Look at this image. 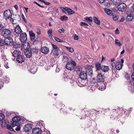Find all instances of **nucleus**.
I'll return each instance as SVG.
<instances>
[{"label": "nucleus", "mask_w": 134, "mask_h": 134, "mask_svg": "<svg viewBox=\"0 0 134 134\" xmlns=\"http://www.w3.org/2000/svg\"><path fill=\"white\" fill-rule=\"evenodd\" d=\"M20 120V117L16 116H15L12 118L13 122L11 124V125H7V128L9 130L13 131L14 129L12 128L19 124L18 122Z\"/></svg>", "instance_id": "obj_1"}, {"label": "nucleus", "mask_w": 134, "mask_h": 134, "mask_svg": "<svg viewBox=\"0 0 134 134\" xmlns=\"http://www.w3.org/2000/svg\"><path fill=\"white\" fill-rule=\"evenodd\" d=\"M3 36L5 38H7L12 35L11 31L8 29H4L2 32Z\"/></svg>", "instance_id": "obj_2"}, {"label": "nucleus", "mask_w": 134, "mask_h": 134, "mask_svg": "<svg viewBox=\"0 0 134 134\" xmlns=\"http://www.w3.org/2000/svg\"><path fill=\"white\" fill-rule=\"evenodd\" d=\"M76 65L75 62L71 60V61L68 62L66 65V68L68 70H71L73 69L74 66H75Z\"/></svg>", "instance_id": "obj_3"}, {"label": "nucleus", "mask_w": 134, "mask_h": 134, "mask_svg": "<svg viewBox=\"0 0 134 134\" xmlns=\"http://www.w3.org/2000/svg\"><path fill=\"white\" fill-rule=\"evenodd\" d=\"M117 8L119 11L121 12H124L126 9L127 6L124 3H121L118 5Z\"/></svg>", "instance_id": "obj_4"}, {"label": "nucleus", "mask_w": 134, "mask_h": 134, "mask_svg": "<svg viewBox=\"0 0 134 134\" xmlns=\"http://www.w3.org/2000/svg\"><path fill=\"white\" fill-rule=\"evenodd\" d=\"M12 16V14L10 10L5 11L4 13V18L6 20L10 18H11Z\"/></svg>", "instance_id": "obj_5"}, {"label": "nucleus", "mask_w": 134, "mask_h": 134, "mask_svg": "<svg viewBox=\"0 0 134 134\" xmlns=\"http://www.w3.org/2000/svg\"><path fill=\"white\" fill-rule=\"evenodd\" d=\"M20 40L22 42H25L27 40V35L26 33L21 34L20 36Z\"/></svg>", "instance_id": "obj_6"}, {"label": "nucleus", "mask_w": 134, "mask_h": 134, "mask_svg": "<svg viewBox=\"0 0 134 134\" xmlns=\"http://www.w3.org/2000/svg\"><path fill=\"white\" fill-rule=\"evenodd\" d=\"M4 43L7 46H11L12 45L13 43V39L10 37H9V38H7L5 39Z\"/></svg>", "instance_id": "obj_7"}, {"label": "nucleus", "mask_w": 134, "mask_h": 134, "mask_svg": "<svg viewBox=\"0 0 134 134\" xmlns=\"http://www.w3.org/2000/svg\"><path fill=\"white\" fill-rule=\"evenodd\" d=\"M32 128V125L31 124H27L24 127V131L26 132H28L31 130Z\"/></svg>", "instance_id": "obj_8"}, {"label": "nucleus", "mask_w": 134, "mask_h": 134, "mask_svg": "<svg viewBox=\"0 0 134 134\" xmlns=\"http://www.w3.org/2000/svg\"><path fill=\"white\" fill-rule=\"evenodd\" d=\"M37 70V68L35 65H33L31 66L30 68L29 69V71L31 73L34 74Z\"/></svg>", "instance_id": "obj_9"}, {"label": "nucleus", "mask_w": 134, "mask_h": 134, "mask_svg": "<svg viewBox=\"0 0 134 134\" xmlns=\"http://www.w3.org/2000/svg\"><path fill=\"white\" fill-rule=\"evenodd\" d=\"M22 44L21 46L23 48H24L25 51L28 50L30 48V46L28 42H25Z\"/></svg>", "instance_id": "obj_10"}, {"label": "nucleus", "mask_w": 134, "mask_h": 134, "mask_svg": "<svg viewBox=\"0 0 134 134\" xmlns=\"http://www.w3.org/2000/svg\"><path fill=\"white\" fill-rule=\"evenodd\" d=\"M16 60L18 63H22L25 60V57L23 55H20L17 57Z\"/></svg>", "instance_id": "obj_11"}, {"label": "nucleus", "mask_w": 134, "mask_h": 134, "mask_svg": "<svg viewBox=\"0 0 134 134\" xmlns=\"http://www.w3.org/2000/svg\"><path fill=\"white\" fill-rule=\"evenodd\" d=\"M80 77L81 79L83 80L86 79L87 77L86 72L85 71H81L80 74Z\"/></svg>", "instance_id": "obj_12"}, {"label": "nucleus", "mask_w": 134, "mask_h": 134, "mask_svg": "<svg viewBox=\"0 0 134 134\" xmlns=\"http://www.w3.org/2000/svg\"><path fill=\"white\" fill-rule=\"evenodd\" d=\"M29 34L31 41L33 42L36 41V37L35 34L32 31L29 32Z\"/></svg>", "instance_id": "obj_13"}, {"label": "nucleus", "mask_w": 134, "mask_h": 134, "mask_svg": "<svg viewBox=\"0 0 134 134\" xmlns=\"http://www.w3.org/2000/svg\"><path fill=\"white\" fill-rule=\"evenodd\" d=\"M97 80L98 82H102L103 83L104 80V76L101 74H98L97 76Z\"/></svg>", "instance_id": "obj_14"}, {"label": "nucleus", "mask_w": 134, "mask_h": 134, "mask_svg": "<svg viewBox=\"0 0 134 134\" xmlns=\"http://www.w3.org/2000/svg\"><path fill=\"white\" fill-rule=\"evenodd\" d=\"M41 52L44 54H47L49 52V50L48 48L44 46L42 47L41 49Z\"/></svg>", "instance_id": "obj_15"}, {"label": "nucleus", "mask_w": 134, "mask_h": 134, "mask_svg": "<svg viewBox=\"0 0 134 134\" xmlns=\"http://www.w3.org/2000/svg\"><path fill=\"white\" fill-rule=\"evenodd\" d=\"M14 31L17 34H20L22 32L20 27L19 25L16 26L15 29Z\"/></svg>", "instance_id": "obj_16"}, {"label": "nucleus", "mask_w": 134, "mask_h": 134, "mask_svg": "<svg viewBox=\"0 0 134 134\" xmlns=\"http://www.w3.org/2000/svg\"><path fill=\"white\" fill-rule=\"evenodd\" d=\"M33 134H41V130L40 128H35L32 130Z\"/></svg>", "instance_id": "obj_17"}, {"label": "nucleus", "mask_w": 134, "mask_h": 134, "mask_svg": "<svg viewBox=\"0 0 134 134\" xmlns=\"http://www.w3.org/2000/svg\"><path fill=\"white\" fill-rule=\"evenodd\" d=\"M24 54L28 58H30L32 55V52L30 50H27L24 51Z\"/></svg>", "instance_id": "obj_18"}, {"label": "nucleus", "mask_w": 134, "mask_h": 134, "mask_svg": "<svg viewBox=\"0 0 134 134\" xmlns=\"http://www.w3.org/2000/svg\"><path fill=\"white\" fill-rule=\"evenodd\" d=\"M63 9L67 11L68 14L69 15H71L75 13V12L71 9L67 7H64Z\"/></svg>", "instance_id": "obj_19"}, {"label": "nucleus", "mask_w": 134, "mask_h": 134, "mask_svg": "<svg viewBox=\"0 0 134 134\" xmlns=\"http://www.w3.org/2000/svg\"><path fill=\"white\" fill-rule=\"evenodd\" d=\"M13 55L14 57H17L21 54V52L19 50H15L13 52H12Z\"/></svg>", "instance_id": "obj_20"}, {"label": "nucleus", "mask_w": 134, "mask_h": 134, "mask_svg": "<svg viewBox=\"0 0 134 134\" xmlns=\"http://www.w3.org/2000/svg\"><path fill=\"white\" fill-rule=\"evenodd\" d=\"M122 65L120 61H118L115 64V67L117 70H119L122 68Z\"/></svg>", "instance_id": "obj_21"}, {"label": "nucleus", "mask_w": 134, "mask_h": 134, "mask_svg": "<svg viewBox=\"0 0 134 134\" xmlns=\"http://www.w3.org/2000/svg\"><path fill=\"white\" fill-rule=\"evenodd\" d=\"M106 86V85L104 83H102L99 86V90L101 91L104 90L105 89Z\"/></svg>", "instance_id": "obj_22"}, {"label": "nucleus", "mask_w": 134, "mask_h": 134, "mask_svg": "<svg viewBox=\"0 0 134 134\" xmlns=\"http://www.w3.org/2000/svg\"><path fill=\"white\" fill-rule=\"evenodd\" d=\"M59 49H53L52 51V53L53 55L56 56H58L59 55Z\"/></svg>", "instance_id": "obj_23"}, {"label": "nucleus", "mask_w": 134, "mask_h": 134, "mask_svg": "<svg viewBox=\"0 0 134 134\" xmlns=\"http://www.w3.org/2000/svg\"><path fill=\"white\" fill-rule=\"evenodd\" d=\"M100 69L104 72H105L109 70V67L108 66H102Z\"/></svg>", "instance_id": "obj_24"}, {"label": "nucleus", "mask_w": 134, "mask_h": 134, "mask_svg": "<svg viewBox=\"0 0 134 134\" xmlns=\"http://www.w3.org/2000/svg\"><path fill=\"white\" fill-rule=\"evenodd\" d=\"M104 11L105 13L111 16L113 15V14L112 11L108 9H104Z\"/></svg>", "instance_id": "obj_25"}, {"label": "nucleus", "mask_w": 134, "mask_h": 134, "mask_svg": "<svg viewBox=\"0 0 134 134\" xmlns=\"http://www.w3.org/2000/svg\"><path fill=\"white\" fill-rule=\"evenodd\" d=\"M93 19L94 22L98 25H99L100 24V21L99 19L96 17L93 16Z\"/></svg>", "instance_id": "obj_26"}, {"label": "nucleus", "mask_w": 134, "mask_h": 134, "mask_svg": "<svg viewBox=\"0 0 134 134\" xmlns=\"http://www.w3.org/2000/svg\"><path fill=\"white\" fill-rule=\"evenodd\" d=\"M113 4L115 5H117L119 4L121 1V0H111Z\"/></svg>", "instance_id": "obj_27"}, {"label": "nucleus", "mask_w": 134, "mask_h": 134, "mask_svg": "<svg viewBox=\"0 0 134 134\" xmlns=\"http://www.w3.org/2000/svg\"><path fill=\"white\" fill-rule=\"evenodd\" d=\"M14 20L19 21L20 20V16L19 15H13Z\"/></svg>", "instance_id": "obj_28"}, {"label": "nucleus", "mask_w": 134, "mask_h": 134, "mask_svg": "<svg viewBox=\"0 0 134 134\" xmlns=\"http://www.w3.org/2000/svg\"><path fill=\"white\" fill-rule=\"evenodd\" d=\"M2 121L1 122V125L2 126H4L5 125H7L8 124V120H2Z\"/></svg>", "instance_id": "obj_29"}, {"label": "nucleus", "mask_w": 134, "mask_h": 134, "mask_svg": "<svg viewBox=\"0 0 134 134\" xmlns=\"http://www.w3.org/2000/svg\"><path fill=\"white\" fill-rule=\"evenodd\" d=\"M133 19V16L131 14H128L127 16V19L128 21H131Z\"/></svg>", "instance_id": "obj_30"}, {"label": "nucleus", "mask_w": 134, "mask_h": 134, "mask_svg": "<svg viewBox=\"0 0 134 134\" xmlns=\"http://www.w3.org/2000/svg\"><path fill=\"white\" fill-rule=\"evenodd\" d=\"M65 47L67 50L69 51L71 53H73L74 52V50L72 48L67 46H65Z\"/></svg>", "instance_id": "obj_31"}, {"label": "nucleus", "mask_w": 134, "mask_h": 134, "mask_svg": "<svg viewBox=\"0 0 134 134\" xmlns=\"http://www.w3.org/2000/svg\"><path fill=\"white\" fill-rule=\"evenodd\" d=\"M85 20L87 22H92V19L91 17H86Z\"/></svg>", "instance_id": "obj_32"}, {"label": "nucleus", "mask_w": 134, "mask_h": 134, "mask_svg": "<svg viewBox=\"0 0 134 134\" xmlns=\"http://www.w3.org/2000/svg\"><path fill=\"white\" fill-rule=\"evenodd\" d=\"M115 44L119 46H120L122 44L117 39H116L115 41Z\"/></svg>", "instance_id": "obj_33"}, {"label": "nucleus", "mask_w": 134, "mask_h": 134, "mask_svg": "<svg viewBox=\"0 0 134 134\" xmlns=\"http://www.w3.org/2000/svg\"><path fill=\"white\" fill-rule=\"evenodd\" d=\"M87 72L88 75H89L92 74L93 71L92 69H88V70H87Z\"/></svg>", "instance_id": "obj_34"}, {"label": "nucleus", "mask_w": 134, "mask_h": 134, "mask_svg": "<svg viewBox=\"0 0 134 134\" xmlns=\"http://www.w3.org/2000/svg\"><path fill=\"white\" fill-rule=\"evenodd\" d=\"M60 19L62 21L66 20L68 19V17L65 16H61Z\"/></svg>", "instance_id": "obj_35"}, {"label": "nucleus", "mask_w": 134, "mask_h": 134, "mask_svg": "<svg viewBox=\"0 0 134 134\" xmlns=\"http://www.w3.org/2000/svg\"><path fill=\"white\" fill-rule=\"evenodd\" d=\"M95 66L97 70H98L101 69V66H100V64L99 63H96L95 64Z\"/></svg>", "instance_id": "obj_36"}, {"label": "nucleus", "mask_w": 134, "mask_h": 134, "mask_svg": "<svg viewBox=\"0 0 134 134\" xmlns=\"http://www.w3.org/2000/svg\"><path fill=\"white\" fill-rule=\"evenodd\" d=\"M19 124L16 125L15 126H17L15 129L16 130L18 131L20 130V124L18 122Z\"/></svg>", "instance_id": "obj_37"}, {"label": "nucleus", "mask_w": 134, "mask_h": 134, "mask_svg": "<svg viewBox=\"0 0 134 134\" xmlns=\"http://www.w3.org/2000/svg\"><path fill=\"white\" fill-rule=\"evenodd\" d=\"M4 115L2 113H0V121H2L4 118Z\"/></svg>", "instance_id": "obj_38"}, {"label": "nucleus", "mask_w": 134, "mask_h": 134, "mask_svg": "<svg viewBox=\"0 0 134 134\" xmlns=\"http://www.w3.org/2000/svg\"><path fill=\"white\" fill-rule=\"evenodd\" d=\"M12 44H13V47L15 48H18L19 46V45L15 43H13Z\"/></svg>", "instance_id": "obj_39"}, {"label": "nucleus", "mask_w": 134, "mask_h": 134, "mask_svg": "<svg viewBox=\"0 0 134 134\" xmlns=\"http://www.w3.org/2000/svg\"><path fill=\"white\" fill-rule=\"evenodd\" d=\"M54 38L56 41L58 42H63V41L62 40H60L57 37H55Z\"/></svg>", "instance_id": "obj_40"}, {"label": "nucleus", "mask_w": 134, "mask_h": 134, "mask_svg": "<svg viewBox=\"0 0 134 134\" xmlns=\"http://www.w3.org/2000/svg\"><path fill=\"white\" fill-rule=\"evenodd\" d=\"M4 29V27L2 23H0V32L3 31Z\"/></svg>", "instance_id": "obj_41"}, {"label": "nucleus", "mask_w": 134, "mask_h": 134, "mask_svg": "<svg viewBox=\"0 0 134 134\" xmlns=\"http://www.w3.org/2000/svg\"><path fill=\"white\" fill-rule=\"evenodd\" d=\"M4 41L2 39H0V46H3L4 45Z\"/></svg>", "instance_id": "obj_42"}, {"label": "nucleus", "mask_w": 134, "mask_h": 134, "mask_svg": "<svg viewBox=\"0 0 134 134\" xmlns=\"http://www.w3.org/2000/svg\"><path fill=\"white\" fill-rule=\"evenodd\" d=\"M113 19L115 21H116L118 20L119 19V16L117 15H115L114 16H113Z\"/></svg>", "instance_id": "obj_43"}, {"label": "nucleus", "mask_w": 134, "mask_h": 134, "mask_svg": "<svg viewBox=\"0 0 134 134\" xmlns=\"http://www.w3.org/2000/svg\"><path fill=\"white\" fill-rule=\"evenodd\" d=\"M31 52H32L33 53H37L38 52L37 49H36V48H32L31 49Z\"/></svg>", "instance_id": "obj_44"}, {"label": "nucleus", "mask_w": 134, "mask_h": 134, "mask_svg": "<svg viewBox=\"0 0 134 134\" xmlns=\"http://www.w3.org/2000/svg\"><path fill=\"white\" fill-rule=\"evenodd\" d=\"M80 25L82 26L88 25V24L87 23L83 22H81L80 23Z\"/></svg>", "instance_id": "obj_45"}, {"label": "nucleus", "mask_w": 134, "mask_h": 134, "mask_svg": "<svg viewBox=\"0 0 134 134\" xmlns=\"http://www.w3.org/2000/svg\"><path fill=\"white\" fill-rule=\"evenodd\" d=\"M52 30H49L48 31V35L50 36L51 35H52Z\"/></svg>", "instance_id": "obj_46"}, {"label": "nucleus", "mask_w": 134, "mask_h": 134, "mask_svg": "<svg viewBox=\"0 0 134 134\" xmlns=\"http://www.w3.org/2000/svg\"><path fill=\"white\" fill-rule=\"evenodd\" d=\"M52 46L53 48V49H59L57 46L56 45H54L53 44H52Z\"/></svg>", "instance_id": "obj_47"}, {"label": "nucleus", "mask_w": 134, "mask_h": 134, "mask_svg": "<svg viewBox=\"0 0 134 134\" xmlns=\"http://www.w3.org/2000/svg\"><path fill=\"white\" fill-rule=\"evenodd\" d=\"M58 31L60 33H63L64 32V29L63 28H62L60 29H59L58 30Z\"/></svg>", "instance_id": "obj_48"}, {"label": "nucleus", "mask_w": 134, "mask_h": 134, "mask_svg": "<svg viewBox=\"0 0 134 134\" xmlns=\"http://www.w3.org/2000/svg\"><path fill=\"white\" fill-rule=\"evenodd\" d=\"M4 66L7 69L9 68L8 63L6 62H5L4 63Z\"/></svg>", "instance_id": "obj_49"}, {"label": "nucleus", "mask_w": 134, "mask_h": 134, "mask_svg": "<svg viewBox=\"0 0 134 134\" xmlns=\"http://www.w3.org/2000/svg\"><path fill=\"white\" fill-rule=\"evenodd\" d=\"M74 39L75 40H77L78 39V37L77 35L75 34L74 35Z\"/></svg>", "instance_id": "obj_50"}, {"label": "nucleus", "mask_w": 134, "mask_h": 134, "mask_svg": "<svg viewBox=\"0 0 134 134\" xmlns=\"http://www.w3.org/2000/svg\"><path fill=\"white\" fill-rule=\"evenodd\" d=\"M115 64L114 62H113L111 63V65L113 69V68H115Z\"/></svg>", "instance_id": "obj_51"}, {"label": "nucleus", "mask_w": 134, "mask_h": 134, "mask_svg": "<svg viewBox=\"0 0 134 134\" xmlns=\"http://www.w3.org/2000/svg\"><path fill=\"white\" fill-rule=\"evenodd\" d=\"M120 33L119 31L118 28H117L115 31V34H118Z\"/></svg>", "instance_id": "obj_52"}, {"label": "nucleus", "mask_w": 134, "mask_h": 134, "mask_svg": "<svg viewBox=\"0 0 134 134\" xmlns=\"http://www.w3.org/2000/svg\"><path fill=\"white\" fill-rule=\"evenodd\" d=\"M1 57L2 59H4V60H5V57L4 54H2L1 55Z\"/></svg>", "instance_id": "obj_53"}, {"label": "nucleus", "mask_w": 134, "mask_h": 134, "mask_svg": "<svg viewBox=\"0 0 134 134\" xmlns=\"http://www.w3.org/2000/svg\"><path fill=\"white\" fill-rule=\"evenodd\" d=\"M3 82L0 80V89L2 87H3Z\"/></svg>", "instance_id": "obj_54"}, {"label": "nucleus", "mask_w": 134, "mask_h": 134, "mask_svg": "<svg viewBox=\"0 0 134 134\" xmlns=\"http://www.w3.org/2000/svg\"><path fill=\"white\" fill-rule=\"evenodd\" d=\"M131 78L132 80L134 81V72H133L132 74Z\"/></svg>", "instance_id": "obj_55"}, {"label": "nucleus", "mask_w": 134, "mask_h": 134, "mask_svg": "<svg viewBox=\"0 0 134 134\" xmlns=\"http://www.w3.org/2000/svg\"><path fill=\"white\" fill-rule=\"evenodd\" d=\"M105 0H98V1L99 3H103L104 2Z\"/></svg>", "instance_id": "obj_56"}, {"label": "nucleus", "mask_w": 134, "mask_h": 134, "mask_svg": "<svg viewBox=\"0 0 134 134\" xmlns=\"http://www.w3.org/2000/svg\"><path fill=\"white\" fill-rule=\"evenodd\" d=\"M43 3H44L46 5H48L50 4V3H49L48 2H46L45 1H44Z\"/></svg>", "instance_id": "obj_57"}, {"label": "nucleus", "mask_w": 134, "mask_h": 134, "mask_svg": "<svg viewBox=\"0 0 134 134\" xmlns=\"http://www.w3.org/2000/svg\"><path fill=\"white\" fill-rule=\"evenodd\" d=\"M22 17L23 19V20H24V22H25V23H26V22L27 21V20L25 19L24 17V16L23 14V15H22Z\"/></svg>", "instance_id": "obj_58"}, {"label": "nucleus", "mask_w": 134, "mask_h": 134, "mask_svg": "<svg viewBox=\"0 0 134 134\" xmlns=\"http://www.w3.org/2000/svg\"><path fill=\"white\" fill-rule=\"evenodd\" d=\"M124 20V18H122L121 20H119V22H123Z\"/></svg>", "instance_id": "obj_59"}, {"label": "nucleus", "mask_w": 134, "mask_h": 134, "mask_svg": "<svg viewBox=\"0 0 134 134\" xmlns=\"http://www.w3.org/2000/svg\"><path fill=\"white\" fill-rule=\"evenodd\" d=\"M14 7L16 9V10H17L18 9V7L17 5H15L14 6Z\"/></svg>", "instance_id": "obj_60"}, {"label": "nucleus", "mask_w": 134, "mask_h": 134, "mask_svg": "<svg viewBox=\"0 0 134 134\" xmlns=\"http://www.w3.org/2000/svg\"><path fill=\"white\" fill-rule=\"evenodd\" d=\"M121 63V64H122V65L123 63L124 62V60L123 59H121V62H120Z\"/></svg>", "instance_id": "obj_61"}, {"label": "nucleus", "mask_w": 134, "mask_h": 134, "mask_svg": "<svg viewBox=\"0 0 134 134\" xmlns=\"http://www.w3.org/2000/svg\"><path fill=\"white\" fill-rule=\"evenodd\" d=\"M10 18V21L13 23L14 22V19H13L12 18Z\"/></svg>", "instance_id": "obj_62"}, {"label": "nucleus", "mask_w": 134, "mask_h": 134, "mask_svg": "<svg viewBox=\"0 0 134 134\" xmlns=\"http://www.w3.org/2000/svg\"><path fill=\"white\" fill-rule=\"evenodd\" d=\"M37 33L38 34L40 35L41 34V31L40 30H38L37 31Z\"/></svg>", "instance_id": "obj_63"}, {"label": "nucleus", "mask_w": 134, "mask_h": 134, "mask_svg": "<svg viewBox=\"0 0 134 134\" xmlns=\"http://www.w3.org/2000/svg\"><path fill=\"white\" fill-rule=\"evenodd\" d=\"M111 131H112V132H111V134H115L114 131H113V130L112 131V130H111Z\"/></svg>", "instance_id": "obj_64"}]
</instances>
